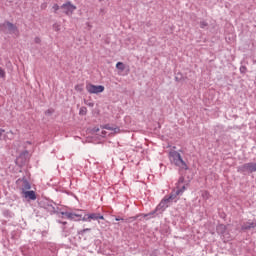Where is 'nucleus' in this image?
I'll list each match as a JSON object with an SVG mask.
<instances>
[{
  "mask_svg": "<svg viewBox=\"0 0 256 256\" xmlns=\"http://www.w3.org/2000/svg\"><path fill=\"white\" fill-rule=\"evenodd\" d=\"M185 185L180 186V188H178V190L176 191V195H182V193L185 192Z\"/></svg>",
  "mask_w": 256,
  "mask_h": 256,
  "instance_id": "obj_14",
  "label": "nucleus"
},
{
  "mask_svg": "<svg viewBox=\"0 0 256 256\" xmlns=\"http://www.w3.org/2000/svg\"><path fill=\"white\" fill-rule=\"evenodd\" d=\"M169 161L172 165H175L180 169V171H187L189 169V166L185 161H183V157L178 151L171 150L169 152Z\"/></svg>",
  "mask_w": 256,
  "mask_h": 256,
  "instance_id": "obj_1",
  "label": "nucleus"
},
{
  "mask_svg": "<svg viewBox=\"0 0 256 256\" xmlns=\"http://www.w3.org/2000/svg\"><path fill=\"white\" fill-rule=\"evenodd\" d=\"M83 87H84L83 84H77L75 85L74 89L75 91H77V93H82Z\"/></svg>",
  "mask_w": 256,
  "mask_h": 256,
  "instance_id": "obj_13",
  "label": "nucleus"
},
{
  "mask_svg": "<svg viewBox=\"0 0 256 256\" xmlns=\"http://www.w3.org/2000/svg\"><path fill=\"white\" fill-rule=\"evenodd\" d=\"M102 129H106L107 131H112L114 135H117V133H121V129H119V127H113L109 124L102 126Z\"/></svg>",
  "mask_w": 256,
  "mask_h": 256,
  "instance_id": "obj_8",
  "label": "nucleus"
},
{
  "mask_svg": "<svg viewBox=\"0 0 256 256\" xmlns=\"http://www.w3.org/2000/svg\"><path fill=\"white\" fill-rule=\"evenodd\" d=\"M202 197L204 199H209V192H207V191L203 192Z\"/></svg>",
  "mask_w": 256,
  "mask_h": 256,
  "instance_id": "obj_20",
  "label": "nucleus"
},
{
  "mask_svg": "<svg viewBox=\"0 0 256 256\" xmlns=\"http://www.w3.org/2000/svg\"><path fill=\"white\" fill-rule=\"evenodd\" d=\"M85 104L88 106V107H95V104L93 102H85Z\"/></svg>",
  "mask_w": 256,
  "mask_h": 256,
  "instance_id": "obj_23",
  "label": "nucleus"
},
{
  "mask_svg": "<svg viewBox=\"0 0 256 256\" xmlns=\"http://www.w3.org/2000/svg\"><path fill=\"white\" fill-rule=\"evenodd\" d=\"M35 43H41V38H35Z\"/></svg>",
  "mask_w": 256,
  "mask_h": 256,
  "instance_id": "obj_26",
  "label": "nucleus"
},
{
  "mask_svg": "<svg viewBox=\"0 0 256 256\" xmlns=\"http://www.w3.org/2000/svg\"><path fill=\"white\" fill-rule=\"evenodd\" d=\"M173 199H175V196L170 195L168 198L165 197L160 203L159 205L156 207V209L148 214H144V217H150L153 218L155 217V214L157 213V211L159 210H164L167 209V207H169V203H171V201H173Z\"/></svg>",
  "mask_w": 256,
  "mask_h": 256,
  "instance_id": "obj_2",
  "label": "nucleus"
},
{
  "mask_svg": "<svg viewBox=\"0 0 256 256\" xmlns=\"http://www.w3.org/2000/svg\"><path fill=\"white\" fill-rule=\"evenodd\" d=\"M87 231H91V228H85V229L81 230L80 233L81 234L87 233Z\"/></svg>",
  "mask_w": 256,
  "mask_h": 256,
  "instance_id": "obj_24",
  "label": "nucleus"
},
{
  "mask_svg": "<svg viewBox=\"0 0 256 256\" xmlns=\"http://www.w3.org/2000/svg\"><path fill=\"white\" fill-rule=\"evenodd\" d=\"M63 225H67V222H63Z\"/></svg>",
  "mask_w": 256,
  "mask_h": 256,
  "instance_id": "obj_29",
  "label": "nucleus"
},
{
  "mask_svg": "<svg viewBox=\"0 0 256 256\" xmlns=\"http://www.w3.org/2000/svg\"><path fill=\"white\" fill-rule=\"evenodd\" d=\"M116 69H118L119 71H123L125 69V64L123 62H118L116 64Z\"/></svg>",
  "mask_w": 256,
  "mask_h": 256,
  "instance_id": "obj_12",
  "label": "nucleus"
},
{
  "mask_svg": "<svg viewBox=\"0 0 256 256\" xmlns=\"http://www.w3.org/2000/svg\"><path fill=\"white\" fill-rule=\"evenodd\" d=\"M61 9L64 10L65 15L71 16L73 12L77 9V6L71 4V2H66L61 6Z\"/></svg>",
  "mask_w": 256,
  "mask_h": 256,
  "instance_id": "obj_5",
  "label": "nucleus"
},
{
  "mask_svg": "<svg viewBox=\"0 0 256 256\" xmlns=\"http://www.w3.org/2000/svg\"><path fill=\"white\" fill-rule=\"evenodd\" d=\"M183 183H185V177L181 176L178 181V185H183Z\"/></svg>",
  "mask_w": 256,
  "mask_h": 256,
  "instance_id": "obj_19",
  "label": "nucleus"
},
{
  "mask_svg": "<svg viewBox=\"0 0 256 256\" xmlns=\"http://www.w3.org/2000/svg\"><path fill=\"white\" fill-rule=\"evenodd\" d=\"M52 9H54V11L56 13V11H59V5L58 4H54Z\"/></svg>",
  "mask_w": 256,
  "mask_h": 256,
  "instance_id": "obj_21",
  "label": "nucleus"
},
{
  "mask_svg": "<svg viewBox=\"0 0 256 256\" xmlns=\"http://www.w3.org/2000/svg\"><path fill=\"white\" fill-rule=\"evenodd\" d=\"M116 221H123V218H116Z\"/></svg>",
  "mask_w": 256,
  "mask_h": 256,
  "instance_id": "obj_28",
  "label": "nucleus"
},
{
  "mask_svg": "<svg viewBox=\"0 0 256 256\" xmlns=\"http://www.w3.org/2000/svg\"><path fill=\"white\" fill-rule=\"evenodd\" d=\"M79 114H80V115H87V108L81 107V108H80V111H79Z\"/></svg>",
  "mask_w": 256,
  "mask_h": 256,
  "instance_id": "obj_16",
  "label": "nucleus"
},
{
  "mask_svg": "<svg viewBox=\"0 0 256 256\" xmlns=\"http://www.w3.org/2000/svg\"><path fill=\"white\" fill-rule=\"evenodd\" d=\"M240 171L242 172L246 171L247 173H255L256 163L255 162L246 163L240 168Z\"/></svg>",
  "mask_w": 256,
  "mask_h": 256,
  "instance_id": "obj_6",
  "label": "nucleus"
},
{
  "mask_svg": "<svg viewBox=\"0 0 256 256\" xmlns=\"http://www.w3.org/2000/svg\"><path fill=\"white\" fill-rule=\"evenodd\" d=\"M72 218L70 221H83V214H77L75 212H71Z\"/></svg>",
  "mask_w": 256,
  "mask_h": 256,
  "instance_id": "obj_10",
  "label": "nucleus"
},
{
  "mask_svg": "<svg viewBox=\"0 0 256 256\" xmlns=\"http://www.w3.org/2000/svg\"><path fill=\"white\" fill-rule=\"evenodd\" d=\"M86 91L90 93V95H97L99 93H103L105 91V86L103 85H94L91 83L86 84Z\"/></svg>",
  "mask_w": 256,
  "mask_h": 256,
  "instance_id": "obj_3",
  "label": "nucleus"
},
{
  "mask_svg": "<svg viewBox=\"0 0 256 256\" xmlns=\"http://www.w3.org/2000/svg\"><path fill=\"white\" fill-rule=\"evenodd\" d=\"M254 227H256V223L251 222V223H249L248 226L245 227V229H251V228H254Z\"/></svg>",
  "mask_w": 256,
  "mask_h": 256,
  "instance_id": "obj_18",
  "label": "nucleus"
},
{
  "mask_svg": "<svg viewBox=\"0 0 256 256\" xmlns=\"http://www.w3.org/2000/svg\"><path fill=\"white\" fill-rule=\"evenodd\" d=\"M5 75H6L5 70H3V68L0 67V78L5 79Z\"/></svg>",
  "mask_w": 256,
  "mask_h": 256,
  "instance_id": "obj_17",
  "label": "nucleus"
},
{
  "mask_svg": "<svg viewBox=\"0 0 256 256\" xmlns=\"http://www.w3.org/2000/svg\"><path fill=\"white\" fill-rule=\"evenodd\" d=\"M3 29H6V31H8L9 33H15V31H17V27L15 25H13V23L10 22H6L2 25Z\"/></svg>",
  "mask_w": 256,
  "mask_h": 256,
  "instance_id": "obj_7",
  "label": "nucleus"
},
{
  "mask_svg": "<svg viewBox=\"0 0 256 256\" xmlns=\"http://www.w3.org/2000/svg\"><path fill=\"white\" fill-rule=\"evenodd\" d=\"M4 132H5V129H0V139L3 137Z\"/></svg>",
  "mask_w": 256,
  "mask_h": 256,
  "instance_id": "obj_25",
  "label": "nucleus"
},
{
  "mask_svg": "<svg viewBox=\"0 0 256 256\" xmlns=\"http://www.w3.org/2000/svg\"><path fill=\"white\" fill-rule=\"evenodd\" d=\"M53 29H54V31H56V32L61 31V24H59V23L53 24Z\"/></svg>",
  "mask_w": 256,
  "mask_h": 256,
  "instance_id": "obj_15",
  "label": "nucleus"
},
{
  "mask_svg": "<svg viewBox=\"0 0 256 256\" xmlns=\"http://www.w3.org/2000/svg\"><path fill=\"white\" fill-rule=\"evenodd\" d=\"M101 135L102 137H105V135H107V132H105V130H102Z\"/></svg>",
  "mask_w": 256,
  "mask_h": 256,
  "instance_id": "obj_27",
  "label": "nucleus"
},
{
  "mask_svg": "<svg viewBox=\"0 0 256 256\" xmlns=\"http://www.w3.org/2000/svg\"><path fill=\"white\" fill-rule=\"evenodd\" d=\"M24 197L26 199H31V201H35V199H37V195L35 194V191H33V190L25 191L24 192Z\"/></svg>",
  "mask_w": 256,
  "mask_h": 256,
  "instance_id": "obj_9",
  "label": "nucleus"
},
{
  "mask_svg": "<svg viewBox=\"0 0 256 256\" xmlns=\"http://www.w3.org/2000/svg\"><path fill=\"white\" fill-rule=\"evenodd\" d=\"M200 27H201V29H205V27H207V23L206 22H201Z\"/></svg>",
  "mask_w": 256,
  "mask_h": 256,
  "instance_id": "obj_22",
  "label": "nucleus"
},
{
  "mask_svg": "<svg viewBox=\"0 0 256 256\" xmlns=\"http://www.w3.org/2000/svg\"><path fill=\"white\" fill-rule=\"evenodd\" d=\"M72 212H61V215H62V219H71L72 218V215H71Z\"/></svg>",
  "mask_w": 256,
  "mask_h": 256,
  "instance_id": "obj_11",
  "label": "nucleus"
},
{
  "mask_svg": "<svg viewBox=\"0 0 256 256\" xmlns=\"http://www.w3.org/2000/svg\"><path fill=\"white\" fill-rule=\"evenodd\" d=\"M99 219L103 221L105 220V217L100 213H90V214H86L83 217L82 221L91 223V221H99Z\"/></svg>",
  "mask_w": 256,
  "mask_h": 256,
  "instance_id": "obj_4",
  "label": "nucleus"
}]
</instances>
